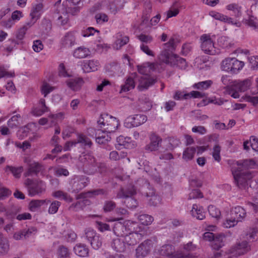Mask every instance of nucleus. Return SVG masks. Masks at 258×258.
Masks as SVG:
<instances>
[{"mask_svg":"<svg viewBox=\"0 0 258 258\" xmlns=\"http://www.w3.org/2000/svg\"><path fill=\"white\" fill-rule=\"evenodd\" d=\"M255 165L253 159H245L237 162V166H233L231 171L236 185L240 189H245L248 188V181L252 177L248 170Z\"/></svg>","mask_w":258,"mask_h":258,"instance_id":"f257e3e1","label":"nucleus"},{"mask_svg":"<svg viewBox=\"0 0 258 258\" xmlns=\"http://www.w3.org/2000/svg\"><path fill=\"white\" fill-rule=\"evenodd\" d=\"M97 161L91 153H82L79 158V167L87 174H94L97 172Z\"/></svg>","mask_w":258,"mask_h":258,"instance_id":"f03ea898","label":"nucleus"},{"mask_svg":"<svg viewBox=\"0 0 258 258\" xmlns=\"http://www.w3.org/2000/svg\"><path fill=\"white\" fill-rule=\"evenodd\" d=\"M97 122L101 130L107 133L115 132L119 125L116 118L107 113L101 114Z\"/></svg>","mask_w":258,"mask_h":258,"instance_id":"7ed1b4c3","label":"nucleus"},{"mask_svg":"<svg viewBox=\"0 0 258 258\" xmlns=\"http://www.w3.org/2000/svg\"><path fill=\"white\" fill-rule=\"evenodd\" d=\"M244 65L243 61H239L235 57H228L222 61L221 68L223 71L235 74L242 69Z\"/></svg>","mask_w":258,"mask_h":258,"instance_id":"20e7f679","label":"nucleus"},{"mask_svg":"<svg viewBox=\"0 0 258 258\" xmlns=\"http://www.w3.org/2000/svg\"><path fill=\"white\" fill-rule=\"evenodd\" d=\"M89 177L85 175H74L70 182L72 192H79L89 184Z\"/></svg>","mask_w":258,"mask_h":258,"instance_id":"39448f33","label":"nucleus"},{"mask_svg":"<svg viewBox=\"0 0 258 258\" xmlns=\"http://www.w3.org/2000/svg\"><path fill=\"white\" fill-rule=\"evenodd\" d=\"M200 40L201 41V48L205 53L215 55L219 53V50L215 47L213 41L210 35H203L201 37Z\"/></svg>","mask_w":258,"mask_h":258,"instance_id":"423d86ee","label":"nucleus"},{"mask_svg":"<svg viewBox=\"0 0 258 258\" xmlns=\"http://www.w3.org/2000/svg\"><path fill=\"white\" fill-rule=\"evenodd\" d=\"M85 237L90 243L92 247L95 249H98L102 244V239L95 231L91 228L85 230Z\"/></svg>","mask_w":258,"mask_h":258,"instance_id":"0eeeda50","label":"nucleus"},{"mask_svg":"<svg viewBox=\"0 0 258 258\" xmlns=\"http://www.w3.org/2000/svg\"><path fill=\"white\" fill-rule=\"evenodd\" d=\"M85 0H66L63 3V6L66 8L67 13L72 15L77 14L83 5V2Z\"/></svg>","mask_w":258,"mask_h":258,"instance_id":"6e6552de","label":"nucleus"},{"mask_svg":"<svg viewBox=\"0 0 258 258\" xmlns=\"http://www.w3.org/2000/svg\"><path fill=\"white\" fill-rule=\"evenodd\" d=\"M132 223L130 221H126L123 223L116 222L113 227V232L117 236L123 237L126 233L132 231V229L130 227Z\"/></svg>","mask_w":258,"mask_h":258,"instance_id":"1a4fd4ad","label":"nucleus"},{"mask_svg":"<svg viewBox=\"0 0 258 258\" xmlns=\"http://www.w3.org/2000/svg\"><path fill=\"white\" fill-rule=\"evenodd\" d=\"M161 255L165 256L168 258H187V255L182 253H175L174 247L170 244L163 245L159 250Z\"/></svg>","mask_w":258,"mask_h":258,"instance_id":"9d476101","label":"nucleus"},{"mask_svg":"<svg viewBox=\"0 0 258 258\" xmlns=\"http://www.w3.org/2000/svg\"><path fill=\"white\" fill-rule=\"evenodd\" d=\"M250 249L251 247L249 243L246 241H243L232 247L230 252L233 256L237 257L248 252Z\"/></svg>","mask_w":258,"mask_h":258,"instance_id":"9b49d317","label":"nucleus"},{"mask_svg":"<svg viewBox=\"0 0 258 258\" xmlns=\"http://www.w3.org/2000/svg\"><path fill=\"white\" fill-rule=\"evenodd\" d=\"M152 247V240L149 239L145 240L136 249V256L138 258L145 257L150 251Z\"/></svg>","mask_w":258,"mask_h":258,"instance_id":"f8f14e48","label":"nucleus"},{"mask_svg":"<svg viewBox=\"0 0 258 258\" xmlns=\"http://www.w3.org/2000/svg\"><path fill=\"white\" fill-rule=\"evenodd\" d=\"M139 81V84L138 88L140 91H143L153 85L157 82V80L154 77L148 75H145L140 78Z\"/></svg>","mask_w":258,"mask_h":258,"instance_id":"ddd939ff","label":"nucleus"},{"mask_svg":"<svg viewBox=\"0 0 258 258\" xmlns=\"http://www.w3.org/2000/svg\"><path fill=\"white\" fill-rule=\"evenodd\" d=\"M43 6L41 3L35 5L32 9L30 13L31 20L27 22V25L33 26L36 21L40 18L42 12Z\"/></svg>","mask_w":258,"mask_h":258,"instance_id":"4468645a","label":"nucleus"},{"mask_svg":"<svg viewBox=\"0 0 258 258\" xmlns=\"http://www.w3.org/2000/svg\"><path fill=\"white\" fill-rule=\"evenodd\" d=\"M45 184L43 181L36 180L33 184L29 187V195L31 197L40 195L45 191Z\"/></svg>","mask_w":258,"mask_h":258,"instance_id":"2eb2a0df","label":"nucleus"},{"mask_svg":"<svg viewBox=\"0 0 258 258\" xmlns=\"http://www.w3.org/2000/svg\"><path fill=\"white\" fill-rule=\"evenodd\" d=\"M142 236L141 234L130 231L128 233H126L122 238L125 245H135L139 242Z\"/></svg>","mask_w":258,"mask_h":258,"instance_id":"dca6fc26","label":"nucleus"},{"mask_svg":"<svg viewBox=\"0 0 258 258\" xmlns=\"http://www.w3.org/2000/svg\"><path fill=\"white\" fill-rule=\"evenodd\" d=\"M150 139L151 142L145 146V150L148 151L157 150L162 142V139L154 133L151 134Z\"/></svg>","mask_w":258,"mask_h":258,"instance_id":"f3484780","label":"nucleus"},{"mask_svg":"<svg viewBox=\"0 0 258 258\" xmlns=\"http://www.w3.org/2000/svg\"><path fill=\"white\" fill-rule=\"evenodd\" d=\"M136 194V189L134 185H128L125 188H121L117 194L118 198H127L131 197Z\"/></svg>","mask_w":258,"mask_h":258,"instance_id":"a211bd4d","label":"nucleus"},{"mask_svg":"<svg viewBox=\"0 0 258 258\" xmlns=\"http://www.w3.org/2000/svg\"><path fill=\"white\" fill-rule=\"evenodd\" d=\"M129 41V37L124 35L121 32H118L116 34V40L113 44V47L114 49L118 50L122 46L126 44Z\"/></svg>","mask_w":258,"mask_h":258,"instance_id":"6ab92c4d","label":"nucleus"},{"mask_svg":"<svg viewBox=\"0 0 258 258\" xmlns=\"http://www.w3.org/2000/svg\"><path fill=\"white\" fill-rule=\"evenodd\" d=\"M43 169V166L38 162H33L29 164L27 171L24 175L26 177L32 175H37L39 172Z\"/></svg>","mask_w":258,"mask_h":258,"instance_id":"aec40b11","label":"nucleus"},{"mask_svg":"<svg viewBox=\"0 0 258 258\" xmlns=\"http://www.w3.org/2000/svg\"><path fill=\"white\" fill-rule=\"evenodd\" d=\"M99 66V62L98 60H89L84 61L82 67L84 72L89 73L97 70Z\"/></svg>","mask_w":258,"mask_h":258,"instance_id":"412c9836","label":"nucleus"},{"mask_svg":"<svg viewBox=\"0 0 258 258\" xmlns=\"http://www.w3.org/2000/svg\"><path fill=\"white\" fill-rule=\"evenodd\" d=\"M145 195L148 198L149 205L157 206L160 203V197L155 194L153 189L149 188V191L146 192Z\"/></svg>","mask_w":258,"mask_h":258,"instance_id":"4be33fe9","label":"nucleus"},{"mask_svg":"<svg viewBox=\"0 0 258 258\" xmlns=\"http://www.w3.org/2000/svg\"><path fill=\"white\" fill-rule=\"evenodd\" d=\"M35 231V228L33 227L27 229H23L15 233L13 237L16 240L26 239L29 237L31 234Z\"/></svg>","mask_w":258,"mask_h":258,"instance_id":"5701e85b","label":"nucleus"},{"mask_svg":"<svg viewBox=\"0 0 258 258\" xmlns=\"http://www.w3.org/2000/svg\"><path fill=\"white\" fill-rule=\"evenodd\" d=\"M246 212L245 210L240 206L233 208L230 212V216H232L238 222L242 221L245 218Z\"/></svg>","mask_w":258,"mask_h":258,"instance_id":"b1692460","label":"nucleus"},{"mask_svg":"<svg viewBox=\"0 0 258 258\" xmlns=\"http://www.w3.org/2000/svg\"><path fill=\"white\" fill-rule=\"evenodd\" d=\"M174 55L170 51L163 49L159 56V59L161 62L171 66V64L173 63L172 60L174 59Z\"/></svg>","mask_w":258,"mask_h":258,"instance_id":"393cba45","label":"nucleus"},{"mask_svg":"<svg viewBox=\"0 0 258 258\" xmlns=\"http://www.w3.org/2000/svg\"><path fill=\"white\" fill-rule=\"evenodd\" d=\"M74 251L79 256L86 257L88 256L89 250L85 244L77 243L74 247Z\"/></svg>","mask_w":258,"mask_h":258,"instance_id":"a878e982","label":"nucleus"},{"mask_svg":"<svg viewBox=\"0 0 258 258\" xmlns=\"http://www.w3.org/2000/svg\"><path fill=\"white\" fill-rule=\"evenodd\" d=\"M111 245L112 248L117 252H123L126 248L125 244L123 238H117L113 239L111 242Z\"/></svg>","mask_w":258,"mask_h":258,"instance_id":"bb28decb","label":"nucleus"},{"mask_svg":"<svg viewBox=\"0 0 258 258\" xmlns=\"http://www.w3.org/2000/svg\"><path fill=\"white\" fill-rule=\"evenodd\" d=\"M75 36L74 33L69 32L65 35L62 39V45L67 48H70L75 43Z\"/></svg>","mask_w":258,"mask_h":258,"instance_id":"cd10ccee","label":"nucleus"},{"mask_svg":"<svg viewBox=\"0 0 258 258\" xmlns=\"http://www.w3.org/2000/svg\"><path fill=\"white\" fill-rule=\"evenodd\" d=\"M124 0H114L111 2L108 8L111 13L115 14L118 11H119L123 7Z\"/></svg>","mask_w":258,"mask_h":258,"instance_id":"c85d7f7f","label":"nucleus"},{"mask_svg":"<svg viewBox=\"0 0 258 258\" xmlns=\"http://www.w3.org/2000/svg\"><path fill=\"white\" fill-rule=\"evenodd\" d=\"M105 132L102 131L101 133L100 130H97L95 133L96 142L99 144H106L111 139L110 137Z\"/></svg>","mask_w":258,"mask_h":258,"instance_id":"c756f323","label":"nucleus"},{"mask_svg":"<svg viewBox=\"0 0 258 258\" xmlns=\"http://www.w3.org/2000/svg\"><path fill=\"white\" fill-rule=\"evenodd\" d=\"M192 216L196 217L197 219L203 220L205 218L204 209L202 207H199L198 205L194 204L192 208L190 211Z\"/></svg>","mask_w":258,"mask_h":258,"instance_id":"7c9ffc66","label":"nucleus"},{"mask_svg":"<svg viewBox=\"0 0 258 258\" xmlns=\"http://www.w3.org/2000/svg\"><path fill=\"white\" fill-rule=\"evenodd\" d=\"M51 201L49 200H36L31 201L29 205V208L32 212L36 211L41 206L44 204H48Z\"/></svg>","mask_w":258,"mask_h":258,"instance_id":"2f4dec72","label":"nucleus"},{"mask_svg":"<svg viewBox=\"0 0 258 258\" xmlns=\"http://www.w3.org/2000/svg\"><path fill=\"white\" fill-rule=\"evenodd\" d=\"M128 118L132 120L131 122L133 126H138L145 123L147 120V116L143 114H136Z\"/></svg>","mask_w":258,"mask_h":258,"instance_id":"473e14b6","label":"nucleus"},{"mask_svg":"<svg viewBox=\"0 0 258 258\" xmlns=\"http://www.w3.org/2000/svg\"><path fill=\"white\" fill-rule=\"evenodd\" d=\"M180 7V4L178 2H174L167 12V19L176 16L179 13Z\"/></svg>","mask_w":258,"mask_h":258,"instance_id":"72a5a7b5","label":"nucleus"},{"mask_svg":"<svg viewBox=\"0 0 258 258\" xmlns=\"http://www.w3.org/2000/svg\"><path fill=\"white\" fill-rule=\"evenodd\" d=\"M227 10L232 11L233 15L235 17L239 18L242 15V8L238 4L232 3L226 6Z\"/></svg>","mask_w":258,"mask_h":258,"instance_id":"f704fd0d","label":"nucleus"},{"mask_svg":"<svg viewBox=\"0 0 258 258\" xmlns=\"http://www.w3.org/2000/svg\"><path fill=\"white\" fill-rule=\"evenodd\" d=\"M6 171H10L13 176L16 178H19L21 177V173L24 170V168L22 166L15 167L10 165H7L6 167Z\"/></svg>","mask_w":258,"mask_h":258,"instance_id":"c9c22d12","label":"nucleus"},{"mask_svg":"<svg viewBox=\"0 0 258 258\" xmlns=\"http://www.w3.org/2000/svg\"><path fill=\"white\" fill-rule=\"evenodd\" d=\"M90 51L87 48L80 47L75 49L74 52V56L78 58H83L89 55Z\"/></svg>","mask_w":258,"mask_h":258,"instance_id":"e433bc0d","label":"nucleus"},{"mask_svg":"<svg viewBox=\"0 0 258 258\" xmlns=\"http://www.w3.org/2000/svg\"><path fill=\"white\" fill-rule=\"evenodd\" d=\"M83 83L82 78L71 79L67 81L68 86L73 90H77Z\"/></svg>","mask_w":258,"mask_h":258,"instance_id":"4c0bfd02","label":"nucleus"},{"mask_svg":"<svg viewBox=\"0 0 258 258\" xmlns=\"http://www.w3.org/2000/svg\"><path fill=\"white\" fill-rule=\"evenodd\" d=\"M135 87V81L131 77H128L125 82L124 84L121 86L120 93L126 92L134 89Z\"/></svg>","mask_w":258,"mask_h":258,"instance_id":"58836bf2","label":"nucleus"},{"mask_svg":"<svg viewBox=\"0 0 258 258\" xmlns=\"http://www.w3.org/2000/svg\"><path fill=\"white\" fill-rule=\"evenodd\" d=\"M196 152V148L195 147H189L186 148L183 153L182 158L187 161L193 159Z\"/></svg>","mask_w":258,"mask_h":258,"instance_id":"ea45409f","label":"nucleus"},{"mask_svg":"<svg viewBox=\"0 0 258 258\" xmlns=\"http://www.w3.org/2000/svg\"><path fill=\"white\" fill-rule=\"evenodd\" d=\"M52 195L55 198L63 200L67 202H72L73 201L72 198L68 194L62 190L55 191L52 193Z\"/></svg>","mask_w":258,"mask_h":258,"instance_id":"a19ab883","label":"nucleus"},{"mask_svg":"<svg viewBox=\"0 0 258 258\" xmlns=\"http://www.w3.org/2000/svg\"><path fill=\"white\" fill-rule=\"evenodd\" d=\"M174 58L172 60L173 63L171 64V66H176L181 69H185L186 68L187 63L184 58L180 57L176 54L174 55Z\"/></svg>","mask_w":258,"mask_h":258,"instance_id":"79ce46f5","label":"nucleus"},{"mask_svg":"<svg viewBox=\"0 0 258 258\" xmlns=\"http://www.w3.org/2000/svg\"><path fill=\"white\" fill-rule=\"evenodd\" d=\"M225 236L223 234L215 235L213 240L212 247L216 249H219L224 245L223 240Z\"/></svg>","mask_w":258,"mask_h":258,"instance_id":"37998d69","label":"nucleus"},{"mask_svg":"<svg viewBox=\"0 0 258 258\" xmlns=\"http://www.w3.org/2000/svg\"><path fill=\"white\" fill-rule=\"evenodd\" d=\"M234 86L236 90L239 92H244L247 90L250 86V81L248 80H244L240 82H236L232 85Z\"/></svg>","mask_w":258,"mask_h":258,"instance_id":"c03bdc74","label":"nucleus"},{"mask_svg":"<svg viewBox=\"0 0 258 258\" xmlns=\"http://www.w3.org/2000/svg\"><path fill=\"white\" fill-rule=\"evenodd\" d=\"M138 219L140 223L144 225H150L154 220L153 217L148 214L140 215Z\"/></svg>","mask_w":258,"mask_h":258,"instance_id":"a18cd8bd","label":"nucleus"},{"mask_svg":"<svg viewBox=\"0 0 258 258\" xmlns=\"http://www.w3.org/2000/svg\"><path fill=\"white\" fill-rule=\"evenodd\" d=\"M178 40L173 37L170 38L169 41L164 44V49L168 50L172 52V51L175 49L176 45Z\"/></svg>","mask_w":258,"mask_h":258,"instance_id":"49530a36","label":"nucleus"},{"mask_svg":"<svg viewBox=\"0 0 258 258\" xmlns=\"http://www.w3.org/2000/svg\"><path fill=\"white\" fill-rule=\"evenodd\" d=\"M57 254L60 258H70V252L69 249L64 245L59 246L57 249Z\"/></svg>","mask_w":258,"mask_h":258,"instance_id":"de8ad7c7","label":"nucleus"},{"mask_svg":"<svg viewBox=\"0 0 258 258\" xmlns=\"http://www.w3.org/2000/svg\"><path fill=\"white\" fill-rule=\"evenodd\" d=\"M21 119V115L17 114L13 116L8 121V125L11 128L18 126L20 125L19 120Z\"/></svg>","mask_w":258,"mask_h":258,"instance_id":"09e8293b","label":"nucleus"},{"mask_svg":"<svg viewBox=\"0 0 258 258\" xmlns=\"http://www.w3.org/2000/svg\"><path fill=\"white\" fill-rule=\"evenodd\" d=\"M77 143H80L82 146L88 147L89 148H90L92 145V143L90 139L87 137L82 135L79 136L78 138V142Z\"/></svg>","mask_w":258,"mask_h":258,"instance_id":"8fccbe9b","label":"nucleus"},{"mask_svg":"<svg viewBox=\"0 0 258 258\" xmlns=\"http://www.w3.org/2000/svg\"><path fill=\"white\" fill-rule=\"evenodd\" d=\"M213 82L211 80H207L202 81L194 85V87L199 90H206L209 88Z\"/></svg>","mask_w":258,"mask_h":258,"instance_id":"3c124183","label":"nucleus"},{"mask_svg":"<svg viewBox=\"0 0 258 258\" xmlns=\"http://www.w3.org/2000/svg\"><path fill=\"white\" fill-rule=\"evenodd\" d=\"M152 12V5L151 3L149 1H146L144 3V10H143V16L144 20H148L150 14Z\"/></svg>","mask_w":258,"mask_h":258,"instance_id":"603ef678","label":"nucleus"},{"mask_svg":"<svg viewBox=\"0 0 258 258\" xmlns=\"http://www.w3.org/2000/svg\"><path fill=\"white\" fill-rule=\"evenodd\" d=\"M125 199L123 203L128 208L133 209L137 207L138 203L136 200L132 197Z\"/></svg>","mask_w":258,"mask_h":258,"instance_id":"864d4df0","label":"nucleus"},{"mask_svg":"<svg viewBox=\"0 0 258 258\" xmlns=\"http://www.w3.org/2000/svg\"><path fill=\"white\" fill-rule=\"evenodd\" d=\"M88 194L91 195V196L95 197L97 196L102 195L106 196L108 194V191L106 189L98 188L91 190L88 191Z\"/></svg>","mask_w":258,"mask_h":258,"instance_id":"5fc2aeb1","label":"nucleus"},{"mask_svg":"<svg viewBox=\"0 0 258 258\" xmlns=\"http://www.w3.org/2000/svg\"><path fill=\"white\" fill-rule=\"evenodd\" d=\"M61 205V203L57 201H54L51 203L48 212L50 214H55Z\"/></svg>","mask_w":258,"mask_h":258,"instance_id":"6e6d98bb","label":"nucleus"},{"mask_svg":"<svg viewBox=\"0 0 258 258\" xmlns=\"http://www.w3.org/2000/svg\"><path fill=\"white\" fill-rule=\"evenodd\" d=\"M219 45L223 48H227L230 46V39L227 36H221L218 40Z\"/></svg>","mask_w":258,"mask_h":258,"instance_id":"4d7b16f0","label":"nucleus"},{"mask_svg":"<svg viewBox=\"0 0 258 258\" xmlns=\"http://www.w3.org/2000/svg\"><path fill=\"white\" fill-rule=\"evenodd\" d=\"M32 26H30L27 25V22L22 27L20 28L16 34V37L19 40H22L24 37L26 32L27 30L31 27Z\"/></svg>","mask_w":258,"mask_h":258,"instance_id":"13d9d810","label":"nucleus"},{"mask_svg":"<svg viewBox=\"0 0 258 258\" xmlns=\"http://www.w3.org/2000/svg\"><path fill=\"white\" fill-rule=\"evenodd\" d=\"M116 207V204L112 201H106L103 206V210L105 212H109L113 210Z\"/></svg>","mask_w":258,"mask_h":258,"instance_id":"bf43d9fd","label":"nucleus"},{"mask_svg":"<svg viewBox=\"0 0 258 258\" xmlns=\"http://www.w3.org/2000/svg\"><path fill=\"white\" fill-rule=\"evenodd\" d=\"M208 211L210 215L213 218H218L221 215L220 210L213 205H210L208 207Z\"/></svg>","mask_w":258,"mask_h":258,"instance_id":"052dcab7","label":"nucleus"},{"mask_svg":"<svg viewBox=\"0 0 258 258\" xmlns=\"http://www.w3.org/2000/svg\"><path fill=\"white\" fill-rule=\"evenodd\" d=\"M246 24L254 29L258 30V20L253 16H250L248 19L246 20Z\"/></svg>","mask_w":258,"mask_h":258,"instance_id":"680f3d73","label":"nucleus"},{"mask_svg":"<svg viewBox=\"0 0 258 258\" xmlns=\"http://www.w3.org/2000/svg\"><path fill=\"white\" fill-rule=\"evenodd\" d=\"M205 93L199 91H192L189 93L184 94V99H187L188 97H193L195 98H201L204 97Z\"/></svg>","mask_w":258,"mask_h":258,"instance_id":"e2e57ef3","label":"nucleus"},{"mask_svg":"<svg viewBox=\"0 0 258 258\" xmlns=\"http://www.w3.org/2000/svg\"><path fill=\"white\" fill-rule=\"evenodd\" d=\"M97 24H102L108 21V17L105 14L98 13L95 16Z\"/></svg>","mask_w":258,"mask_h":258,"instance_id":"0e129e2a","label":"nucleus"},{"mask_svg":"<svg viewBox=\"0 0 258 258\" xmlns=\"http://www.w3.org/2000/svg\"><path fill=\"white\" fill-rule=\"evenodd\" d=\"M9 244L8 240L5 238L0 242V253L4 254L8 252Z\"/></svg>","mask_w":258,"mask_h":258,"instance_id":"69168bd1","label":"nucleus"},{"mask_svg":"<svg viewBox=\"0 0 258 258\" xmlns=\"http://www.w3.org/2000/svg\"><path fill=\"white\" fill-rule=\"evenodd\" d=\"M126 155L122 152L118 153L116 151H113L110 153L109 158L111 160L117 161L124 158Z\"/></svg>","mask_w":258,"mask_h":258,"instance_id":"338daca9","label":"nucleus"},{"mask_svg":"<svg viewBox=\"0 0 258 258\" xmlns=\"http://www.w3.org/2000/svg\"><path fill=\"white\" fill-rule=\"evenodd\" d=\"M203 197V194L198 189H193L188 195V199H195L202 198Z\"/></svg>","mask_w":258,"mask_h":258,"instance_id":"774afa93","label":"nucleus"}]
</instances>
